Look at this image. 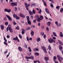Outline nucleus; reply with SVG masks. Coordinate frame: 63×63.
<instances>
[{
  "label": "nucleus",
  "instance_id": "57",
  "mask_svg": "<svg viewBox=\"0 0 63 63\" xmlns=\"http://www.w3.org/2000/svg\"><path fill=\"white\" fill-rule=\"evenodd\" d=\"M13 24L14 25H16V23L15 21H14Z\"/></svg>",
  "mask_w": 63,
  "mask_h": 63
},
{
  "label": "nucleus",
  "instance_id": "37",
  "mask_svg": "<svg viewBox=\"0 0 63 63\" xmlns=\"http://www.w3.org/2000/svg\"><path fill=\"white\" fill-rule=\"evenodd\" d=\"M50 6H51V7L52 8H53V4L51 3L50 4Z\"/></svg>",
  "mask_w": 63,
  "mask_h": 63
},
{
  "label": "nucleus",
  "instance_id": "44",
  "mask_svg": "<svg viewBox=\"0 0 63 63\" xmlns=\"http://www.w3.org/2000/svg\"><path fill=\"white\" fill-rule=\"evenodd\" d=\"M45 34L44 33V32H41V35H42V36H43Z\"/></svg>",
  "mask_w": 63,
  "mask_h": 63
},
{
  "label": "nucleus",
  "instance_id": "23",
  "mask_svg": "<svg viewBox=\"0 0 63 63\" xmlns=\"http://www.w3.org/2000/svg\"><path fill=\"white\" fill-rule=\"evenodd\" d=\"M28 49L29 50V52H32V50L31 49V47H28Z\"/></svg>",
  "mask_w": 63,
  "mask_h": 63
},
{
  "label": "nucleus",
  "instance_id": "1",
  "mask_svg": "<svg viewBox=\"0 0 63 63\" xmlns=\"http://www.w3.org/2000/svg\"><path fill=\"white\" fill-rule=\"evenodd\" d=\"M25 7L27 10V11H29V8L28 7H29L30 6V4H28L27 5V3H25Z\"/></svg>",
  "mask_w": 63,
  "mask_h": 63
},
{
  "label": "nucleus",
  "instance_id": "35",
  "mask_svg": "<svg viewBox=\"0 0 63 63\" xmlns=\"http://www.w3.org/2000/svg\"><path fill=\"white\" fill-rule=\"evenodd\" d=\"M57 58L58 59H60V57L59 55H57Z\"/></svg>",
  "mask_w": 63,
  "mask_h": 63
},
{
  "label": "nucleus",
  "instance_id": "5",
  "mask_svg": "<svg viewBox=\"0 0 63 63\" xmlns=\"http://www.w3.org/2000/svg\"><path fill=\"white\" fill-rule=\"evenodd\" d=\"M19 15L20 17H23V18H24L25 17V15L22 13L20 14Z\"/></svg>",
  "mask_w": 63,
  "mask_h": 63
},
{
  "label": "nucleus",
  "instance_id": "32",
  "mask_svg": "<svg viewBox=\"0 0 63 63\" xmlns=\"http://www.w3.org/2000/svg\"><path fill=\"white\" fill-rule=\"evenodd\" d=\"M15 18L16 19H18H18H20V18H19V17L17 16V17H16Z\"/></svg>",
  "mask_w": 63,
  "mask_h": 63
},
{
  "label": "nucleus",
  "instance_id": "17",
  "mask_svg": "<svg viewBox=\"0 0 63 63\" xmlns=\"http://www.w3.org/2000/svg\"><path fill=\"white\" fill-rule=\"evenodd\" d=\"M31 36H33L34 34V32L33 31H32L31 32Z\"/></svg>",
  "mask_w": 63,
  "mask_h": 63
},
{
  "label": "nucleus",
  "instance_id": "49",
  "mask_svg": "<svg viewBox=\"0 0 63 63\" xmlns=\"http://www.w3.org/2000/svg\"><path fill=\"white\" fill-rule=\"evenodd\" d=\"M4 44H5L6 46L8 45V44L7 43H6V42H4Z\"/></svg>",
  "mask_w": 63,
  "mask_h": 63
},
{
  "label": "nucleus",
  "instance_id": "9",
  "mask_svg": "<svg viewBox=\"0 0 63 63\" xmlns=\"http://www.w3.org/2000/svg\"><path fill=\"white\" fill-rule=\"evenodd\" d=\"M45 11L48 14H49V11H48V9H47V8H46Z\"/></svg>",
  "mask_w": 63,
  "mask_h": 63
},
{
  "label": "nucleus",
  "instance_id": "25",
  "mask_svg": "<svg viewBox=\"0 0 63 63\" xmlns=\"http://www.w3.org/2000/svg\"><path fill=\"white\" fill-rule=\"evenodd\" d=\"M32 12L33 14H36V11L34 10H33Z\"/></svg>",
  "mask_w": 63,
  "mask_h": 63
},
{
  "label": "nucleus",
  "instance_id": "30",
  "mask_svg": "<svg viewBox=\"0 0 63 63\" xmlns=\"http://www.w3.org/2000/svg\"><path fill=\"white\" fill-rule=\"evenodd\" d=\"M17 16V15L16 14L15 15V13H14V15H13V17L14 18L15 17H16Z\"/></svg>",
  "mask_w": 63,
  "mask_h": 63
},
{
  "label": "nucleus",
  "instance_id": "61",
  "mask_svg": "<svg viewBox=\"0 0 63 63\" xmlns=\"http://www.w3.org/2000/svg\"><path fill=\"white\" fill-rule=\"evenodd\" d=\"M36 18H39V16L38 15H36Z\"/></svg>",
  "mask_w": 63,
  "mask_h": 63
},
{
  "label": "nucleus",
  "instance_id": "47",
  "mask_svg": "<svg viewBox=\"0 0 63 63\" xmlns=\"http://www.w3.org/2000/svg\"><path fill=\"white\" fill-rule=\"evenodd\" d=\"M37 20V19H36L35 20H34L33 21V22L34 23H36V21Z\"/></svg>",
  "mask_w": 63,
  "mask_h": 63
},
{
  "label": "nucleus",
  "instance_id": "48",
  "mask_svg": "<svg viewBox=\"0 0 63 63\" xmlns=\"http://www.w3.org/2000/svg\"><path fill=\"white\" fill-rule=\"evenodd\" d=\"M22 34H24V33H25V32H24V31H22Z\"/></svg>",
  "mask_w": 63,
  "mask_h": 63
},
{
  "label": "nucleus",
  "instance_id": "52",
  "mask_svg": "<svg viewBox=\"0 0 63 63\" xmlns=\"http://www.w3.org/2000/svg\"><path fill=\"white\" fill-rule=\"evenodd\" d=\"M55 24L57 26L58 25V22L57 21H56L55 22Z\"/></svg>",
  "mask_w": 63,
  "mask_h": 63
},
{
  "label": "nucleus",
  "instance_id": "51",
  "mask_svg": "<svg viewBox=\"0 0 63 63\" xmlns=\"http://www.w3.org/2000/svg\"><path fill=\"white\" fill-rule=\"evenodd\" d=\"M38 61L37 60L35 61H33V62L34 63H36L37 62H38Z\"/></svg>",
  "mask_w": 63,
  "mask_h": 63
},
{
  "label": "nucleus",
  "instance_id": "24",
  "mask_svg": "<svg viewBox=\"0 0 63 63\" xmlns=\"http://www.w3.org/2000/svg\"><path fill=\"white\" fill-rule=\"evenodd\" d=\"M50 22H48L47 23V25H48V26H50Z\"/></svg>",
  "mask_w": 63,
  "mask_h": 63
},
{
  "label": "nucleus",
  "instance_id": "63",
  "mask_svg": "<svg viewBox=\"0 0 63 63\" xmlns=\"http://www.w3.org/2000/svg\"><path fill=\"white\" fill-rule=\"evenodd\" d=\"M54 61V62L55 63H58V62L55 61Z\"/></svg>",
  "mask_w": 63,
  "mask_h": 63
},
{
  "label": "nucleus",
  "instance_id": "45",
  "mask_svg": "<svg viewBox=\"0 0 63 63\" xmlns=\"http://www.w3.org/2000/svg\"><path fill=\"white\" fill-rule=\"evenodd\" d=\"M27 41H29V37H28L27 36Z\"/></svg>",
  "mask_w": 63,
  "mask_h": 63
},
{
  "label": "nucleus",
  "instance_id": "60",
  "mask_svg": "<svg viewBox=\"0 0 63 63\" xmlns=\"http://www.w3.org/2000/svg\"><path fill=\"white\" fill-rule=\"evenodd\" d=\"M30 18H32V19H33L34 18V16H31Z\"/></svg>",
  "mask_w": 63,
  "mask_h": 63
},
{
  "label": "nucleus",
  "instance_id": "43",
  "mask_svg": "<svg viewBox=\"0 0 63 63\" xmlns=\"http://www.w3.org/2000/svg\"><path fill=\"white\" fill-rule=\"evenodd\" d=\"M17 7H15V11H17Z\"/></svg>",
  "mask_w": 63,
  "mask_h": 63
},
{
  "label": "nucleus",
  "instance_id": "3",
  "mask_svg": "<svg viewBox=\"0 0 63 63\" xmlns=\"http://www.w3.org/2000/svg\"><path fill=\"white\" fill-rule=\"evenodd\" d=\"M4 11L5 12H7L8 13H10L11 12V9H8L7 8H5L4 9Z\"/></svg>",
  "mask_w": 63,
  "mask_h": 63
},
{
  "label": "nucleus",
  "instance_id": "22",
  "mask_svg": "<svg viewBox=\"0 0 63 63\" xmlns=\"http://www.w3.org/2000/svg\"><path fill=\"white\" fill-rule=\"evenodd\" d=\"M34 55L36 56H38L39 55V53L37 52H35L34 53Z\"/></svg>",
  "mask_w": 63,
  "mask_h": 63
},
{
  "label": "nucleus",
  "instance_id": "4",
  "mask_svg": "<svg viewBox=\"0 0 63 63\" xmlns=\"http://www.w3.org/2000/svg\"><path fill=\"white\" fill-rule=\"evenodd\" d=\"M17 2H12L11 3V5L12 6H17Z\"/></svg>",
  "mask_w": 63,
  "mask_h": 63
},
{
  "label": "nucleus",
  "instance_id": "21",
  "mask_svg": "<svg viewBox=\"0 0 63 63\" xmlns=\"http://www.w3.org/2000/svg\"><path fill=\"white\" fill-rule=\"evenodd\" d=\"M26 18H27V21L29 20H30V17L28 16H27L26 17Z\"/></svg>",
  "mask_w": 63,
  "mask_h": 63
},
{
  "label": "nucleus",
  "instance_id": "40",
  "mask_svg": "<svg viewBox=\"0 0 63 63\" xmlns=\"http://www.w3.org/2000/svg\"><path fill=\"white\" fill-rule=\"evenodd\" d=\"M61 24L60 23L58 25H57V27H60V26H61Z\"/></svg>",
  "mask_w": 63,
  "mask_h": 63
},
{
  "label": "nucleus",
  "instance_id": "55",
  "mask_svg": "<svg viewBox=\"0 0 63 63\" xmlns=\"http://www.w3.org/2000/svg\"><path fill=\"white\" fill-rule=\"evenodd\" d=\"M3 20L5 21H6L7 20V18L6 17H5V18L3 19Z\"/></svg>",
  "mask_w": 63,
  "mask_h": 63
},
{
  "label": "nucleus",
  "instance_id": "53",
  "mask_svg": "<svg viewBox=\"0 0 63 63\" xmlns=\"http://www.w3.org/2000/svg\"><path fill=\"white\" fill-rule=\"evenodd\" d=\"M60 37H61L62 38L63 37V34H60Z\"/></svg>",
  "mask_w": 63,
  "mask_h": 63
},
{
  "label": "nucleus",
  "instance_id": "64",
  "mask_svg": "<svg viewBox=\"0 0 63 63\" xmlns=\"http://www.w3.org/2000/svg\"><path fill=\"white\" fill-rule=\"evenodd\" d=\"M41 27L42 29H44V28L45 27L44 26H42Z\"/></svg>",
  "mask_w": 63,
  "mask_h": 63
},
{
  "label": "nucleus",
  "instance_id": "56",
  "mask_svg": "<svg viewBox=\"0 0 63 63\" xmlns=\"http://www.w3.org/2000/svg\"><path fill=\"white\" fill-rule=\"evenodd\" d=\"M24 47H26V48H27V45L26 44H25L24 45Z\"/></svg>",
  "mask_w": 63,
  "mask_h": 63
},
{
  "label": "nucleus",
  "instance_id": "58",
  "mask_svg": "<svg viewBox=\"0 0 63 63\" xmlns=\"http://www.w3.org/2000/svg\"><path fill=\"white\" fill-rule=\"evenodd\" d=\"M58 60L60 63H61L62 62V61H61V60H60V59H58Z\"/></svg>",
  "mask_w": 63,
  "mask_h": 63
},
{
  "label": "nucleus",
  "instance_id": "26",
  "mask_svg": "<svg viewBox=\"0 0 63 63\" xmlns=\"http://www.w3.org/2000/svg\"><path fill=\"white\" fill-rule=\"evenodd\" d=\"M40 19H41V20H42L44 18V17H43V16H40Z\"/></svg>",
  "mask_w": 63,
  "mask_h": 63
},
{
  "label": "nucleus",
  "instance_id": "10",
  "mask_svg": "<svg viewBox=\"0 0 63 63\" xmlns=\"http://www.w3.org/2000/svg\"><path fill=\"white\" fill-rule=\"evenodd\" d=\"M44 60L45 61H48V60L49 59V58H48V57H44Z\"/></svg>",
  "mask_w": 63,
  "mask_h": 63
},
{
  "label": "nucleus",
  "instance_id": "38",
  "mask_svg": "<svg viewBox=\"0 0 63 63\" xmlns=\"http://www.w3.org/2000/svg\"><path fill=\"white\" fill-rule=\"evenodd\" d=\"M19 37L21 39V38H22V36H21V35L20 34H19Z\"/></svg>",
  "mask_w": 63,
  "mask_h": 63
},
{
  "label": "nucleus",
  "instance_id": "36",
  "mask_svg": "<svg viewBox=\"0 0 63 63\" xmlns=\"http://www.w3.org/2000/svg\"><path fill=\"white\" fill-rule=\"evenodd\" d=\"M16 29H17V30H19V26H17L16 27Z\"/></svg>",
  "mask_w": 63,
  "mask_h": 63
},
{
  "label": "nucleus",
  "instance_id": "12",
  "mask_svg": "<svg viewBox=\"0 0 63 63\" xmlns=\"http://www.w3.org/2000/svg\"><path fill=\"white\" fill-rule=\"evenodd\" d=\"M29 12L30 15H31V16H32L33 15V13L31 11L29 10Z\"/></svg>",
  "mask_w": 63,
  "mask_h": 63
},
{
  "label": "nucleus",
  "instance_id": "59",
  "mask_svg": "<svg viewBox=\"0 0 63 63\" xmlns=\"http://www.w3.org/2000/svg\"><path fill=\"white\" fill-rule=\"evenodd\" d=\"M8 53V51L7 50H6L5 51H4V53H5V54H6V53Z\"/></svg>",
  "mask_w": 63,
  "mask_h": 63
},
{
  "label": "nucleus",
  "instance_id": "29",
  "mask_svg": "<svg viewBox=\"0 0 63 63\" xmlns=\"http://www.w3.org/2000/svg\"><path fill=\"white\" fill-rule=\"evenodd\" d=\"M53 58L54 59L53 61H55L57 58H56V56H54Z\"/></svg>",
  "mask_w": 63,
  "mask_h": 63
},
{
  "label": "nucleus",
  "instance_id": "14",
  "mask_svg": "<svg viewBox=\"0 0 63 63\" xmlns=\"http://www.w3.org/2000/svg\"><path fill=\"white\" fill-rule=\"evenodd\" d=\"M33 50L34 51H39V49L38 48H35Z\"/></svg>",
  "mask_w": 63,
  "mask_h": 63
},
{
  "label": "nucleus",
  "instance_id": "2",
  "mask_svg": "<svg viewBox=\"0 0 63 63\" xmlns=\"http://www.w3.org/2000/svg\"><path fill=\"white\" fill-rule=\"evenodd\" d=\"M42 49L44 51L45 53H47V49L44 46H42Z\"/></svg>",
  "mask_w": 63,
  "mask_h": 63
},
{
  "label": "nucleus",
  "instance_id": "20",
  "mask_svg": "<svg viewBox=\"0 0 63 63\" xmlns=\"http://www.w3.org/2000/svg\"><path fill=\"white\" fill-rule=\"evenodd\" d=\"M53 35L55 37H56L57 36V34H56V33L55 32H53Z\"/></svg>",
  "mask_w": 63,
  "mask_h": 63
},
{
  "label": "nucleus",
  "instance_id": "11",
  "mask_svg": "<svg viewBox=\"0 0 63 63\" xmlns=\"http://www.w3.org/2000/svg\"><path fill=\"white\" fill-rule=\"evenodd\" d=\"M9 30L10 32H13V29H12L11 28V27H9Z\"/></svg>",
  "mask_w": 63,
  "mask_h": 63
},
{
  "label": "nucleus",
  "instance_id": "7",
  "mask_svg": "<svg viewBox=\"0 0 63 63\" xmlns=\"http://www.w3.org/2000/svg\"><path fill=\"white\" fill-rule=\"evenodd\" d=\"M6 16L7 17L8 19L9 20V21H12V18H11L8 15H6Z\"/></svg>",
  "mask_w": 63,
  "mask_h": 63
},
{
  "label": "nucleus",
  "instance_id": "31",
  "mask_svg": "<svg viewBox=\"0 0 63 63\" xmlns=\"http://www.w3.org/2000/svg\"><path fill=\"white\" fill-rule=\"evenodd\" d=\"M41 19H40V18H38L37 19V21H38V22H40V21H41Z\"/></svg>",
  "mask_w": 63,
  "mask_h": 63
},
{
  "label": "nucleus",
  "instance_id": "6",
  "mask_svg": "<svg viewBox=\"0 0 63 63\" xmlns=\"http://www.w3.org/2000/svg\"><path fill=\"white\" fill-rule=\"evenodd\" d=\"M52 39L51 38H50V39H48V42L49 43H52Z\"/></svg>",
  "mask_w": 63,
  "mask_h": 63
},
{
  "label": "nucleus",
  "instance_id": "39",
  "mask_svg": "<svg viewBox=\"0 0 63 63\" xmlns=\"http://www.w3.org/2000/svg\"><path fill=\"white\" fill-rule=\"evenodd\" d=\"M9 23H8V22H6L5 23V25H8V24Z\"/></svg>",
  "mask_w": 63,
  "mask_h": 63
},
{
  "label": "nucleus",
  "instance_id": "27",
  "mask_svg": "<svg viewBox=\"0 0 63 63\" xmlns=\"http://www.w3.org/2000/svg\"><path fill=\"white\" fill-rule=\"evenodd\" d=\"M59 44H60V45H63V43H62V42L60 40H59Z\"/></svg>",
  "mask_w": 63,
  "mask_h": 63
},
{
  "label": "nucleus",
  "instance_id": "34",
  "mask_svg": "<svg viewBox=\"0 0 63 63\" xmlns=\"http://www.w3.org/2000/svg\"><path fill=\"white\" fill-rule=\"evenodd\" d=\"M30 59H32V60L34 58V57L33 56H32L30 57Z\"/></svg>",
  "mask_w": 63,
  "mask_h": 63
},
{
  "label": "nucleus",
  "instance_id": "62",
  "mask_svg": "<svg viewBox=\"0 0 63 63\" xmlns=\"http://www.w3.org/2000/svg\"><path fill=\"white\" fill-rule=\"evenodd\" d=\"M6 30L7 31H9V27H8L7 28Z\"/></svg>",
  "mask_w": 63,
  "mask_h": 63
},
{
  "label": "nucleus",
  "instance_id": "54",
  "mask_svg": "<svg viewBox=\"0 0 63 63\" xmlns=\"http://www.w3.org/2000/svg\"><path fill=\"white\" fill-rule=\"evenodd\" d=\"M44 5L45 6H47V3H46V2H44Z\"/></svg>",
  "mask_w": 63,
  "mask_h": 63
},
{
  "label": "nucleus",
  "instance_id": "15",
  "mask_svg": "<svg viewBox=\"0 0 63 63\" xmlns=\"http://www.w3.org/2000/svg\"><path fill=\"white\" fill-rule=\"evenodd\" d=\"M40 41H41V39H40V38H39L38 37L36 39V41L38 42H40Z\"/></svg>",
  "mask_w": 63,
  "mask_h": 63
},
{
  "label": "nucleus",
  "instance_id": "46",
  "mask_svg": "<svg viewBox=\"0 0 63 63\" xmlns=\"http://www.w3.org/2000/svg\"><path fill=\"white\" fill-rule=\"evenodd\" d=\"M30 29V27H29L26 28V30H29Z\"/></svg>",
  "mask_w": 63,
  "mask_h": 63
},
{
  "label": "nucleus",
  "instance_id": "18",
  "mask_svg": "<svg viewBox=\"0 0 63 63\" xmlns=\"http://www.w3.org/2000/svg\"><path fill=\"white\" fill-rule=\"evenodd\" d=\"M18 49L19 50V51H22V48H21L20 47H18Z\"/></svg>",
  "mask_w": 63,
  "mask_h": 63
},
{
  "label": "nucleus",
  "instance_id": "42",
  "mask_svg": "<svg viewBox=\"0 0 63 63\" xmlns=\"http://www.w3.org/2000/svg\"><path fill=\"white\" fill-rule=\"evenodd\" d=\"M63 8H61V9L60 11V12L61 13H62V12H63Z\"/></svg>",
  "mask_w": 63,
  "mask_h": 63
},
{
  "label": "nucleus",
  "instance_id": "50",
  "mask_svg": "<svg viewBox=\"0 0 63 63\" xmlns=\"http://www.w3.org/2000/svg\"><path fill=\"white\" fill-rule=\"evenodd\" d=\"M41 12H42V10H40L38 12V13L39 14H41Z\"/></svg>",
  "mask_w": 63,
  "mask_h": 63
},
{
  "label": "nucleus",
  "instance_id": "16",
  "mask_svg": "<svg viewBox=\"0 0 63 63\" xmlns=\"http://www.w3.org/2000/svg\"><path fill=\"white\" fill-rule=\"evenodd\" d=\"M18 39V37L17 36H16L15 37V38H13V40H14V41H16Z\"/></svg>",
  "mask_w": 63,
  "mask_h": 63
},
{
  "label": "nucleus",
  "instance_id": "33",
  "mask_svg": "<svg viewBox=\"0 0 63 63\" xmlns=\"http://www.w3.org/2000/svg\"><path fill=\"white\" fill-rule=\"evenodd\" d=\"M56 8L57 9H58V10H59V8H60V6H56Z\"/></svg>",
  "mask_w": 63,
  "mask_h": 63
},
{
  "label": "nucleus",
  "instance_id": "8",
  "mask_svg": "<svg viewBox=\"0 0 63 63\" xmlns=\"http://www.w3.org/2000/svg\"><path fill=\"white\" fill-rule=\"evenodd\" d=\"M59 49L60 51H62V50L63 48V47H62V46L61 45L59 46Z\"/></svg>",
  "mask_w": 63,
  "mask_h": 63
},
{
  "label": "nucleus",
  "instance_id": "41",
  "mask_svg": "<svg viewBox=\"0 0 63 63\" xmlns=\"http://www.w3.org/2000/svg\"><path fill=\"white\" fill-rule=\"evenodd\" d=\"M25 58H26V59H30V57H26Z\"/></svg>",
  "mask_w": 63,
  "mask_h": 63
},
{
  "label": "nucleus",
  "instance_id": "19",
  "mask_svg": "<svg viewBox=\"0 0 63 63\" xmlns=\"http://www.w3.org/2000/svg\"><path fill=\"white\" fill-rule=\"evenodd\" d=\"M29 25H31V22L30 20L27 21Z\"/></svg>",
  "mask_w": 63,
  "mask_h": 63
},
{
  "label": "nucleus",
  "instance_id": "28",
  "mask_svg": "<svg viewBox=\"0 0 63 63\" xmlns=\"http://www.w3.org/2000/svg\"><path fill=\"white\" fill-rule=\"evenodd\" d=\"M48 48L49 50H51V47L49 45L48 46Z\"/></svg>",
  "mask_w": 63,
  "mask_h": 63
},
{
  "label": "nucleus",
  "instance_id": "13",
  "mask_svg": "<svg viewBox=\"0 0 63 63\" xmlns=\"http://www.w3.org/2000/svg\"><path fill=\"white\" fill-rule=\"evenodd\" d=\"M0 27L1 28V29L2 30H3L4 29V26L3 25H1L0 26Z\"/></svg>",
  "mask_w": 63,
  "mask_h": 63
}]
</instances>
